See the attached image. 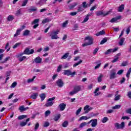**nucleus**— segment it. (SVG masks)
Instances as JSON below:
<instances>
[{"mask_svg": "<svg viewBox=\"0 0 131 131\" xmlns=\"http://www.w3.org/2000/svg\"><path fill=\"white\" fill-rule=\"evenodd\" d=\"M84 40L85 41V40H88V42H85L82 45V47H83V48L88 46H92V45L94 43V38L90 36L85 37Z\"/></svg>", "mask_w": 131, "mask_h": 131, "instance_id": "1", "label": "nucleus"}, {"mask_svg": "<svg viewBox=\"0 0 131 131\" xmlns=\"http://www.w3.org/2000/svg\"><path fill=\"white\" fill-rule=\"evenodd\" d=\"M59 33L60 30H59L52 32L50 35V36L51 37V39H58V38H59L58 36V34H59Z\"/></svg>", "mask_w": 131, "mask_h": 131, "instance_id": "2", "label": "nucleus"}, {"mask_svg": "<svg viewBox=\"0 0 131 131\" xmlns=\"http://www.w3.org/2000/svg\"><path fill=\"white\" fill-rule=\"evenodd\" d=\"M114 125L117 129H123L125 127V123L124 122H122L121 124L117 122L114 124Z\"/></svg>", "mask_w": 131, "mask_h": 131, "instance_id": "3", "label": "nucleus"}, {"mask_svg": "<svg viewBox=\"0 0 131 131\" xmlns=\"http://www.w3.org/2000/svg\"><path fill=\"white\" fill-rule=\"evenodd\" d=\"M63 75H67V76H70V75L73 76V75H75V74H76V72L74 71L71 72L70 70H64L63 71Z\"/></svg>", "mask_w": 131, "mask_h": 131, "instance_id": "4", "label": "nucleus"}, {"mask_svg": "<svg viewBox=\"0 0 131 131\" xmlns=\"http://www.w3.org/2000/svg\"><path fill=\"white\" fill-rule=\"evenodd\" d=\"M109 14H110V11H107L106 13H104L103 11H98L96 12V15L98 17H99V16H102V17H105V16H107V15H109Z\"/></svg>", "mask_w": 131, "mask_h": 131, "instance_id": "5", "label": "nucleus"}, {"mask_svg": "<svg viewBox=\"0 0 131 131\" xmlns=\"http://www.w3.org/2000/svg\"><path fill=\"white\" fill-rule=\"evenodd\" d=\"M91 122H92L91 126L92 127H96L98 125V119H95L91 120L89 122H88V124H90Z\"/></svg>", "mask_w": 131, "mask_h": 131, "instance_id": "6", "label": "nucleus"}, {"mask_svg": "<svg viewBox=\"0 0 131 131\" xmlns=\"http://www.w3.org/2000/svg\"><path fill=\"white\" fill-rule=\"evenodd\" d=\"M34 53V49H29V48H27L24 50L25 55H32Z\"/></svg>", "mask_w": 131, "mask_h": 131, "instance_id": "7", "label": "nucleus"}, {"mask_svg": "<svg viewBox=\"0 0 131 131\" xmlns=\"http://www.w3.org/2000/svg\"><path fill=\"white\" fill-rule=\"evenodd\" d=\"M110 78V79H114V78H116V71H115V70L113 69L111 71Z\"/></svg>", "mask_w": 131, "mask_h": 131, "instance_id": "8", "label": "nucleus"}, {"mask_svg": "<svg viewBox=\"0 0 131 131\" xmlns=\"http://www.w3.org/2000/svg\"><path fill=\"white\" fill-rule=\"evenodd\" d=\"M41 62H42V58L39 56L36 57L33 61V63H35V64H40Z\"/></svg>", "mask_w": 131, "mask_h": 131, "instance_id": "9", "label": "nucleus"}, {"mask_svg": "<svg viewBox=\"0 0 131 131\" xmlns=\"http://www.w3.org/2000/svg\"><path fill=\"white\" fill-rule=\"evenodd\" d=\"M56 84L59 88H63L64 86V82L62 79H59L56 81Z\"/></svg>", "mask_w": 131, "mask_h": 131, "instance_id": "10", "label": "nucleus"}, {"mask_svg": "<svg viewBox=\"0 0 131 131\" xmlns=\"http://www.w3.org/2000/svg\"><path fill=\"white\" fill-rule=\"evenodd\" d=\"M91 110H93L92 107H90L89 105H86L84 107V113H89Z\"/></svg>", "mask_w": 131, "mask_h": 131, "instance_id": "11", "label": "nucleus"}, {"mask_svg": "<svg viewBox=\"0 0 131 131\" xmlns=\"http://www.w3.org/2000/svg\"><path fill=\"white\" fill-rule=\"evenodd\" d=\"M37 97H38V93H34L31 95L30 98L32 99V100H36Z\"/></svg>", "mask_w": 131, "mask_h": 131, "instance_id": "12", "label": "nucleus"}, {"mask_svg": "<svg viewBox=\"0 0 131 131\" xmlns=\"http://www.w3.org/2000/svg\"><path fill=\"white\" fill-rule=\"evenodd\" d=\"M47 1H48V0H39L38 2H36V6L39 5L41 7V6H42L44 4L47 3Z\"/></svg>", "mask_w": 131, "mask_h": 131, "instance_id": "13", "label": "nucleus"}, {"mask_svg": "<svg viewBox=\"0 0 131 131\" xmlns=\"http://www.w3.org/2000/svg\"><path fill=\"white\" fill-rule=\"evenodd\" d=\"M58 107L60 108V111H64L65 108H66V104L61 103L59 105Z\"/></svg>", "mask_w": 131, "mask_h": 131, "instance_id": "14", "label": "nucleus"}, {"mask_svg": "<svg viewBox=\"0 0 131 131\" xmlns=\"http://www.w3.org/2000/svg\"><path fill=\"white\" fill-rule=\"evenodd\" d=\"M121 16H118L116 17L113 18L110 21V22H111V23H114V22H116V21H118V20H120V19H121Z\"/></svg>", "mask_w": 131, "mask_h": 131, "instance_id": "15", "label": "nucleus"}, {"mask_svg": "<svg viewBox=\"0 0 131 131\" xmlns=\"http://www.w3.org/2000/svg\"><path fill=\"white\" fill-rule=\"evenodd\" d=\"M78 5V3L77 2H74L72 4L68 6L69 10H72L73 9H74V8L76 7Z\"/></svg>", "mask_w": 131, "mask_h": 131, "instance_id": "16", "label": "nucleus"}, {"mask_svg": "<svg viewBox=\"0 0 131 131\" xmlns=\"http://www.w3.org/2000/svg\"><path fill=\"white\" fill-rule=\"evenodd\" d=\"M81 90V87H80V86L79 85L75 86L74 87V91L76 94H77L78 92H80Z\"/></svg>", "mask_w": 131, "mask_h": 131, "instance_id": "17", "label": "nucleus"}, {"mask_svg": "<svg viewBox=\"0 0 131 131\" xmlns=\"http://www.w3.org/2000/svg\"><path fill=\"white\" fill-rule=\"evenodd\" d=\"M84 11V9L81 5H79L78 7V9L77 10V13H81V12H83Z\"/></svg>", "mask_w": 131, "mask_h": 131, "instance_id": "18", "label": "nucleus"}, {"mask_svg": "<svg viewBox=\"0 0 131 131\" xmlns=\"http://www.w3.org/2000/svg\"><path fill=\"white\" fill-rule=\"evenodd\" d=\"M29 34H30V31L29 30H25L23 33V36H28Z\"/></svg>", "mask_w": 131, "mask_h": 131, "instance_id": "19", "label": "nucleus"}, {"mask_svg": "<svg viewBox=\"0 0 131 131\" xmlns=\"http://www.w3.org/2000/svg\"><path fill=\"white\" fill-rule=\"evenodd\" d=\"M39 97L41 99V102H42V101H45V99H46V93H41L39 95Z\"/></svg>", "mask_w": 131, "mask_h": 131, "instance_id": "20", "label": "nucleus"}, {"mask_svg": "<svg viewBox=\"0 0 131 131\" xmlns=\"http://www.w3.org/2000/svg\"><path fill=\"white\" fill-rule=\"evenodd\" d=\"M103 34H106V32L104 30L100 31L96 34V36H100V35H103Z\"/></svg>", "mask_w": 131, "mask_h": 131, "instance_id": "21", "label": "nucleus"}, {"mask_svg": "<svg viewBox=\"0 0 131 131\" xmlns=\"http://www.w3.org/2000/svg\"><path fill=\"white\" fill-rule=\"evenodd\" d=\"M123 10H124V5L122 4L118 7V12H122Z\"/></svg>", "mask_w": 131, "mask_h": 131, "instance_id": "22", "label": "nucleus"}, {"mask_svg": "<svg viewBox=\"0 0 131 131\" xmlns=\"http://www.w3.org/2000/svg\"><path fill=\"white\" fill-rule=\"evenodd\" d=\"M10 59H11V57L10 56L5 58L4 61L0 62V64H5V63L8 62V61H9Z\"/></svg>", "mask_w": 131, "mask_h": 131, "instance_id": "23", "label": "nucleus"}, {"mask_svg": "<svg viewBox=\"0 0 131 131\" xmlns=\"http://www.w3.org/2000/svg\"><path fill=\"white\" fill-rule=\"evenodd\" d=\"M54 104V102L53 101H49V102H47L45 104L46 107H51V106H53Z\"/></svg>", "mask_w": 131, "mask_h": 131, "instance_id": "24", "label": "nucleus"}, {"mask_svg": "<svg viewBox=\"0 0 131 131\" xmlns=\"http://www.w3.org/2000/svg\"><path fill=\"white\" fill-rule=\"evenodd\" d=\"M60 117H61V115L60 114L56 115L54 118V121H58V120L60 119Z\"/></svg>", "mask_w": 131, "mask_h": 131, "instance_id": "25", "label": "nucleus"}, {"mask_svg": "<svg viewBox=\"0 0 131 131\" xmlns=\"http://www.w3.org/2000/svg\"><path fill=\"white\" fill-rule=\"evenodd\" d=\"M27 118V115H20V116H18V120H22V119H24Z\"/></svg>", "mask_w": 131, "mask_h": 131, "instance_id": "26", "label": "nucleus"}, {"mask_svg": "<svg viewBox=\"0 0 131 131\" xmlns=\"http://www.w3.org/2000/svg\"><path fill=\"white\" fill-rule=\"evenodd\" d=\"M69 56V53L67 52L61 57V60L67 59Z\"/></svg>", "mask_w": 131, "mask_h": 131, "instance_id": "27", "label": "nucleus"}, {"mask_svg": "<svg viewBox=\"0 0 131 131\" xmlns=\"http://www.w3.org/2000/svg\"><path fill=\"white\" fill-rule=\"evenodd\" d=\"M21 30L19 29H18L16 30V33L14 34V37H17V36H18V35H20V33H21Z\"/></svg>", "mask_w": 131, "mask_h": 131, "instance_id": "28", "label": "nucleus"}, {"mask_svg": "<svg viewBox=\"0 0 131 131\" xmlns=\"http://www.w3.org/2000/svg\"><path fill=\"white\" fill-rule=\"evenodd\" d=\"M51 19L49 18H46L45 19H43L42 21V24H46V23H49V22H50Z\"/></svg>", "mask_w": 131, "mask_h": 131, "instance_id": "29", "label": "nucleus"}, {"mask_svg": "<svg viewBox=\"0 0 131 131\" xmlns=\"http://www.w3.org/2000/svg\"><path fill=\"white\" fill-rule=\"evenodd\" d=\"M118 56H119V54H117V56H115V58H114V60L112 61V63H115V62H117V61H118V59H119Z\"/></svg>", "mask_w": 131, "mask_h": 131, "instance_id": "30", "label": "nucleus"}, {"mask_svg": "<svg viewBox=\"0 0 131 131\" xmlns=\"http://www.w3.org/2000/svg\"><path fill=\"white\" fill-rule=\"evenodd\" d=\"M91 15H92L91 14H88L86 15L85 17L84 18V20H83V22L85 23V22H88V21L89 20V19H90V16H91Z\"/></svg>", "mask_w": 131, "mask_h": 131, "instance_id": "31", "label": "nucleus"}, {"mask_svg": "<svg viewBox=\"0 0 131 131\" xmlns=\"http://www.w3.org/2000/svg\"><path fill=\"white\" fill-rule=\"evenodd\" d=\"M7 20L8 21H13L14 19V16L12 15H9L8 17H7Z\"/></svg>", "mask_w": 131, "mask_h": 131, "instance_id": "32", "label": "nucleus"}, {"mask_svg": "<svg viewBox=\"0 0 131 131\" xmlns=\"http://www.w3.org/2000/svg\"><path fill=\"white\" fill-rule=\"evenodd\" d=\"M18 110H20V112H23L24 111H26V108L24 107V105H21L19 107Z\"/></svg>", "mask_w": 131, "mask_h": 131, "instance_id": "33", "label": "nucleus"}, {"mask_svg": "<svg viewBox=\"0 0 131 131\" xmlns=\"http://www.w3.org/2000/svg\"><path fill=\"white\" fill-rule=\"evenodd\" d=\"M68 124H69L68 121H64L62 124V127H67L68 126Z\"/></svg>", "mask_w": 131, "mask_h": 131, "instance_id": "34", "label": "nucleus"}, {"mask_svg": "<svg viewBox=\"0 0 131 131\" xmlns=\"http://www.w3.org/2000/svg\"><path fill=\"white\" fill-rule=\"evenodd\" d=\"M108 39L106 37L103 38V39L101 41L100 45H104L105 42H107Z\"/></svg>", "mask_w": 131, "mask_h": 131, "instance_id": "35", "label": "nucleus"}, {"mask_svg": "<svg viewBox=\"0 0 131 131\" xmlns=\"http://www.w3.org/2000/svg\"><path fill=\"white\" fill-rule=\"evenodd\" d=\"M124 40H125V38H121L120 41L119 42V44L120 46H122L123 45V42H124Z\"/></svg>", "mask_w": 131, "mask_h": 131, "instance_id": "36", "label": "nucleus"}, {"mask_svg": "<svg viewBox=\"0 0 131 131\" xmlns=\"http://www.w3.org/2000/svg\"><path fill=\"white\" fill-rule=\"evenodd\" d=\"M37 11V8H36V7H34L33 8H31L29 9V12L30 13H31V12H35Z\"/></svg>", "mask_w": 131, "mask_h": 131, "instance_id": "37", "label": "nucleus"}, {"mask_svg": "<svg viewBox=\"0 0 131 131\" xmlns=\"http://www.w3.org/2000/svg\"><path fill=\"white\" fill-rule=\"evenodd\" d=\"M36 76H34L32 79H28L27 80L28 83H30V82H32L34 79H35Z\"/></svg>", "mask_w": 131, "mask_h": 131, "instance_id": "38", "label": "nucleus"}, {"mask_svg": "<svg viewBox=\"0 0 131 131\" xmlns=\"http://www.w3.org/2000/svg\"><path fill=\"white\" fill-rule=\"evenodd\" d=\"M88 119H89V118H88V117L86 116H82L79 119V121H80L81 120H88Z\"/></svg>", "mask_w": 131, "mask_h": 131, "instance_id": "39", "label": "nucleus"}, {"mask_svg": "<svg viewBox=\"0 0 131 131\" xmlns=\"http://www.w3.org/2000/svg\"><path fill=\"white\" fill-rule=\"evenodd\" d=\"M103 76H104L102 74L100 75V76L98 77V82H102V78Z\"/></svg>", "mask_w": 131, "mask_h": 131, "instance_id": "40", "label": "nucleus"}, {"mask_svg": "<svg viewBox=\"0 0 131 131\" xmlns=\"http://www.w3.org/2000/svg\"><path fill=\"white\" fill-rule=\"evenodd\" d=\"M107 121H108V117H104L101 120V122H102V123H106V122Z\"/></svg>", "mask_w": 131, "mask_h": 131, "instance_id": "41", "label": "nucleus"}, {"mask_svg": "<svg viewBox=\"0 0 131 131\" xmlns=\"http://www.w3.org/2000/svg\"><path fill=\"white\" fill-rule=\"evenodd\" d=\"M87 124H89L88 123H86L85 122H82L80 124L79 127H80V128H81L83 127V126H85V125H86Z\"/></svg>", "mask_w": 131, "mask_h": 131, "instance_id": "42", "label": "nucleus"}, {"mask_svg": "<svg viewBox=\"0 0 131 131\" xmlns=\"http://www.w3.org/2000/svg\"><path fill=\"white\" fill-rule=\"evenodd\" d=\"M81 6L84 9H86V8H88V4H86V2H83L82 3Z\"/></svg>", "mask_w": 131, "mask_h": 131, "instance_id": "43", "label": "nucleus"}, {"mask_svg": "<svg viewBox=\"0 0 131 131\" xmlns=\"http://www.w3.org/2000/svg\"><path fill=\"white\" fill-rule=\"evenodd\" d=\"M113 49H110L107 50L105 53V55H109V54H111L112 53Z\"/></svg>", "mask_w": 131, "mask_h": 131, "instance_id": "44", "label": "nucleus"}, {"mask_svg": "<svg viewBox=\"0 0 131 131\" xmlns=\"http://www.w3.org/2000/svg\"><path fill=\"white\" fill-rule=\"evenodd\" d=\"M62 67H63L62 64L59 65V66L57 67V72H60L61 70H62Z\"/></svg>", "mask_w": 131, "mask_h": 131, "instance_id": "45", "label": "nucleus"}, {"mask_svg": "<svg viewBox=\"0 0 131 131\" xmlns=\"http://www.w3.org/2000/svg\"><path fill=\"white\" fill-rule=\"evenodd\" d=\"M45 117H48L50 114H51V111L48 110L45 112Z\"/></svg>", "mask_w": 131, "mask_h": 131, "instance_id": "46", "label": "nucleus"}, {"mask_svg": "<svg viewBox=\"0 0 131 131\" xmlns=\"http://www.w3.org/2000/svg\"><path fill=\"white\" fill-rule=\"evenodd\" d=\"M81 63H82V60H79L78 62L73 64V67H76V66H78V65H80Z\"/></svg>", "mask_w": 131, "mask_h": 131, "instance_id": "47", "label": "nucleus"}, {"mask_svg": "<svg viewBox=\"0 0 131 131\" xmlns=\"http://www.w3.org/2000/svg\"><path fill=\"white\" fill-rule=\"evenodd\" d=\"M21 45V42H17L13 46V49H16V48H18L19 46Z\"/></svg>", "mask_w": 131, "mask_h": 131, "instance_id": "48", "label": "nucleus"}, {"mask_svg": "<svg viewBox=\"0 0 131 131\" xmlns=\"http://www.w3.org/2000/svg\"><path fill=\"white\" fill-rule=\"evenodd\" d=\"M39 127V123L37 122L34 127L35 130H37V129H38V128Z\"/></svg>", "mask_w": 131, "mask_h": 131, "instance_id": "49", "label": "nucleus"}, {"mask_svg": "<svg viewBox=\"0 0 131 131\" xmlns=\"http://www.w3.org/2000/svg\"><path fill=\"white\" fill-rule=\"evenodd\" d=\"M39 22V19H35L33 22H32V24H37Z\"/></svg>", "mask_w": 131, "mask_h": 131, "instance_id": "50", "label": "nucleus"}, {"mask_svg": "<svg viewBox=\"0 0 131 131\" xmlns=\"http://www.w3.org/2000/svg\"><path fill=\"white\" fill-rule=\"evenodd\" d=\"M43 127H48V126H50V122H46L43 125Z\"/></svg>", "mask_w": 131, "mask_h": 131, "instance_id": "51", "label": "nucleus"}, {"mask_svg": "<svg viewBox=\"0 0 131 131\" xmlns=\"http://www.w3.org/2000/svg\"><path fill=\"white\" fill-rule=\"evenodd\" d=\"M27 3H28V0H25L21 5V7H25L27 5Z\"/></svg>", "mask_w": 131, "mask_h": 131, "instance_id": "52", "label": "nucleus"}, {"mask_svg": "<svg viewBox=\"0 0 131 131\" xmlns=\"http://www.w3.org/2000/svg\"><path fill=\"white\" fill-rule=\"evenodd\" d=\"M25 59H26V56H22L18 59V61H19V62H22V61L25 60Z\"/></svg>", "mask_w": 131, "mask_h": 131, "instance_id": "53", "label": "nucleus"}, {"mask_svg": "<svg viewBox=\"0 0 131 131\" xmlns=\"http://www.w3.org/2000/svg\"><path fill=\"white\" fill-rule=\"evenodd\" d=\"M17 86V82L15 81L11 85V88H16Z\"/></svg>", "mask_w": 131, "mask_h": 131, "instance_id": "54", "label": "nucleus"}, {"mask_svg": "<svg viewBox=\"0 0 131 131\" xmlns=\"http://www.w3.org/2000/svg\"><path fill=\"white\" fill-rule=\"evenodd\" d=\"M121 106L119 105H116L114 106H113L112 109H114L115 110V109H119Z\"/></svg>", "mask_w": 131, "mask_h": 131, "instance_id": "55", "label": "nucleus"}, {"mask_svg": "<svg viewBox=\"0 0 131 131\" xmlns=\"http://www.w3.org/2000/svg\"><path fill=\"white\" fill-rule=\"evenodd\" d=\"M67 24H68V20H66L63 24H62V27L63 28H65L66 27Z\"/></svg>", "mask_w": 131, "mask_h": 131, "instance_id": "56", "label": "nucleus"}, {"mask_svg": "<svg viewBox=\"0 0 131 131\" xmlns=\"http://www.w3.org/2000/svg\"><path fill=\"white\" fill-rule=\"evenodd\" d=\"M82 109V108L80 107L78 110H77L76 112V115H78L79 114V113H80V112H81V110Z\"/></svg>", "mask_w": 131, "mask_h": 131, "instance_id": "57", "label": "nucleus"}, {"mask_svg": "<svg viewBox=\"0 0 131 131\" xmlns=\"http://www.w3.org/2000/svg\"><path fill=\"white\" fill-rule=\"evenodd\" d=\"M127 63H128L127 61H124L121 63V66L123 67H124L125 66H127Z\"/></svg>", "mask_w": 131, "mask_h": 131, "instance_id": "58", "label": "nucleus"}, {"mask_svg": "<svg viewBox=\"0 0 131 131\" xmlns=\"http://www.w3.org/2000/svg\"><path fill=\"white\" fill-rule=\"evenodd\" d=\"M98 51H99V48H95L93 52V55H97V53H98Z\"/></svg>", "mask_w": 131, "mask_h": 131, "instance_id": "59", "label": "nucleus"}, {"mask_svg": "<svg viewBox=\"0 0 131 131\" xmlns=\"http://www.w3.org/2000/svg\"><path fill=\"white\" fill-rule=\"evenodd\" d=\"M124 71L123 70H120L118 71V72H117V74H118V75H121V74L122 73H123V72Z\"/></svg>", "mask_w": 131, "mask_h": 131, "instance_id": "60", "label": "nucleus"}, {"mask_svg": "<svg viewBox=\"0 0 131 131\" xmlns=\"http://www.w3.org/2000/svg\"><path fill=\"white\" fill-rule=\"evenodd\" d=\"M27 124L26 122H21L20 124V126H25Z\"/></svg>", "mask_w": 131, "mask_h": 131, "instance_id": "61", "label": "nucleus"}, {"mask_svg": "<svg viewBox=\"0 0 131 131\" xmlns=\"http://www.w3.org/2000/svg\"><path fill=\"white\" fill-rule=\"evenodd\" d=\"M120 95H117L115 98V101H118V100H120Z\"/></svg>", "mask_w": 131, "mask_h": 131, "instance_id": "62", "label": "nucleus"}, {"mask_svg": "<svg viewBox=\"0 0 131 131\" xmlns=\"http://www.w3.org/2000/svg\"><path fill=\"white\" fill-rule=\"evenodd\" d=\"M126 113L127 114H131V108L126 110Z\"/></svg>", "mask_w": 131, "mask_h": 131, "instance_id": "63", "label": "nucleus"}, {"mask_svg": "<svg viewBox=\"0 0 131 131\" xmlns=\"http://www.w3.org/2000/svg\"><path fill=\"white\" fill-rule=\"evenodd\" d=\"M127 96L128 98H129V99H131V91H129L127 93Z\"/></svg>", "mask_w": 131, "mask_h": 131, "instance_id": "64", "label": "nucleus"}]
</instances>
